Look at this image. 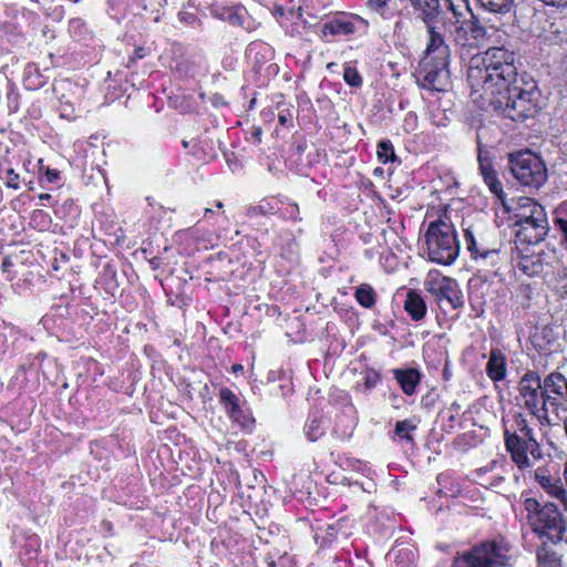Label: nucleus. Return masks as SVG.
Returning <instances> with one entry per match:
<instances>
[{
    "label": "nucleus",
    "instance_id": "1",
    "mask_svg": "<svg viewBox=\"0 0 567 567\" xmlns=\"http://www.w3.org/2000/svg\"><path fill=\"white\" fill-rule=\"evenodd\" d=\"M467 81L503 117L524 122L539 109V90L534 80L517 79L515 53L504 45L488 48L470 60Z\"/></svg>",
    "mask_w": 567,
    "mask_h": 567
},
{
    "label": "nucleus",
    "instance_id": "2",
    "mask_svg": "<svg viewBox=\"0 0 567 567\" xmlns=\"http://www.w3.org/2000/svg\"><path fill=\"white\" fill-rule=\"evenodd\" d=\"M515 213V236L517 243L537 245L549 231V223L545 208L529 197H522Z\"/></svg>",
    "mask_w": 567,
    "mask_h": 567
},
{
    "label": "nucleus",
    "instance_id": "3",
    "mask_svg": "<svg viewBox=\"0 0 567 567\" xmlns=\"http://www.w3.org/2000/svg\"><path fill=\"white\" fill-rule=\"evenodd\" d=\"M509 561V545L503 538L484 540L458 554L452 567H505Z\"/></svg>",
    "mask_w": 567,
    "mask_h": 567
},
{
    "label": "nucleus",
    "instance_id": "4",
    "mask_svg": "<svg viewBox=\"0 0 567 567\" xmlns=\"http://www.w3.org/2000/svg\"><path fill=\"white\" fill-rule=\"evenodd\" d=\"M427 255L431 261L441 265H451L460 252V245L454 227L444 221H432L425 234Z\"/></svg>",
    "mask_w": 567,
    "mask_h": 567
},
{
    "label": "nucleus",
    "instance_id": "5",
    "mask_svg": "<svg viewBox=\"0 0 567 567\" xmlns=\"http://www.w3.org/2000/svg\"><path fill=\"white\" fill-rule=\"evenodd\" d=\"M518 392L524 406L534 415L540 424H549L548 408L543 390V381L538 373L526 372L519 380Z\"/></svg>",
    "mask_w": 567,
    "mask_h": 567
},
{
    "label": "nucleus",
    "instance_id": "6",
    "mask_svg": "<svg viewBox=\"0 0 567 567\" xmlns=\"http://www.w3.org/2000/svg\"><path fill=\"white\" fill-rule=\"evenodd\" d=\"M509 168L514 177L524 186L540 187L547 179L545 163L532 152H523L509 157Z\"/></svg>",
    "mask_w": 567,
    "mask_h": 567
},
{
    "label": "nucleus",
    "instance_id": "7",
    "mask_svg": "<svg viewBox=\"0 0 567 567\" xmlns=\"http://www.w3.org/2000/svg\"><path fill=\"white\" fill-rule=\"evenodd\" d=\"M532 529L540 537H545L553 544L565 542L567 544V520L564 519L558 507L548 503L542 507L532 520Z\"/></svg>",
    "mask_w": 567,
    "mask_h": 567
},
{
    "label": "nucleus",
    "instance_id": "8",
    "mask_svg": "<svg viewBox=\"0 0 567 567\" xmlns=\"http://www.w3.org/2000/svg\"><path fill=\"white\" fill-rule=\"evenodd\" d=\"M504 437L506 450L519 470L530 467L533 465L532 460L537 461L542 458V450L536 439H523L515 434H509L507 425H505Z\"/></svg>",
    "mask_w": 567,
    "mask_h": 567
},
{
    "label": "nucleus",
    "instance_id": "9",
    "mask_svg": "<svg viewBox=\"0 0 567 567\" xmlns=\"http://www.w3.org/2000/svg\"><path fill=\"white\" fill-rule=\"evenodd\" d=\"M449 62L450 60L441 61L431 56L422 58L420 62L422 86L430 90L445 91L450 85L451 78Z\"/></svg>",
    "mask_w": 567,
    "mask_h": 567
},
{
    "label": "nucleus",
    "instance_id": "10",
    "mask_svg": "<svg viewBox=\"0 0 567 567\" xmlns=\"http://www.w3.org/2000/svg\"><path fill=\"white\" fill-rule=\"evenodd\" d=\"M506 16L493 14V17H483L482 19L477 18V25L474 29V33H476V43L485 44L488 42L498 43L502 40V34H506L503 31L506 22L504 19Z\"/></svg>",
    "mask_w": 567,
    "mask_h": 567
},
{
    "label": "nucleus",
    "instance_id": "11",
    "mask_svg": "<svg viewBox=\"0 0 567 567\" xmlns=\"http://www.w3.org/2000/svg\"><path fill=\"white\" fill-rule=\"evenodd\" d=\"M546 405L565 406L567 404V380L561 373L553 372L543 381Z\"/></svg>",
    "mask_w": 567,
    "mask_h": 567
},
{
    "label": "nucleus",
    "instance_id": "12",
    "mask_svg": "<svg viewBox=\"0 0 567 567\" xmlns=\"http://www.w3.org/2000/svg\"><path fill=\"white\" fill-rule=\"evenodd\" d=\"M426 290L439 301H447L454 309L463 305L462 296L457 290V284L451 278L443 277L437 280H431L426 284Z\"/></svg>",
    "mask_w": 567,
    "mask_h": 567
},
{
    "label": "nucleus",
    "instance_id": "13",
    "mask_svg": "<svg viewBox=\"0 0 567 567\" xmlns=\"http://www.w3.org/2000/svg\"><path fill=\"white\" fill-rule=\"evenodd\" d=\"M534 476L536 482L550 497L563 503L566 502L567 489L565 483L557 474H551L548 468L538 467Z\"/></svg>",
    "mask_w": 567,
    "mask_h": 567
},
{
    "label": "nucleus",
    "instance_id": "14",
    "mask_svg": "<svg viewBox=\"0 0 567 567\" xmlns=\"http://www.w3.org/2000/svg\"><path fill=\"white\" fill-rule=\"evenodd\" d=\"M440 29L437 24L426 27L429 41L423 58L450 60V48Z\"/></svg>",
    "mask_w": 567,
    "mask_h": 567
},
{
    "label": "nucleus",
    "instance_id": "15",
    "mask_svg": "<svg viewBox=\"0 0 567 567\" xmlns=\"http://www.w3.org/2000/svg\"><path fill=\"white\" fill-rule=\"evenodd\" d=\"M413 7L420 11L425 27L435 25L441 22V6L439 0H412Z\"/></svg>",
    "mask_w": 567,
    "mask_h": 567
},
{
    "label": "nucleus",
    "instance_id": "16",
    "mask_svg": "<svg viewBox=\"0 0 567 567\" xmlns=\"http://www.w3.org/2000/svg\"><path fill=\"white\" fill-rule=\"evenodd\" d=\"M212 13L214 14V17L227 21L233 25H243L245 21L246 10L240 4H214L212 7Z\"/></svg>",
    "mask_w": 567,
    "mask_h": 567
},
{
    "label": "nucleus",
    "instance_id": "17",
    "mask_svg": "<svg viewBox=\"0 0 567 567\" xmlns=\"http://www.w3.org/2000/svg\"><path fill=\"white\" fill-rule=\"evenodd\" d=\"M486 373L494 381H501L506 377V358L499 349H492L486 364Z\"/></svg>",
    "mask_w": 567,
    "mask_h": 567
},
{
    "label": "nucleus",
    "instance_id": "18",
    "mask_svg": "<svg viewBox=\"0 0 567 567\" xmlns=\"http://www.w3.org/2000/svg\"><path fill=\"white\" fill-rule=\"evenodd\" d=\"M395 380L401 385L402 391L406 395H412L416 391V386L420 383L421 375L416 369H395L393 371Z\"/></svg>",
    "mask_w": 567,
    "mask_h": 567
},
{
    "label": "nucleus",
    "instance_id": "19",
    "mask_svg": "<svg viewBox=\"0 0 567 567\" xmlns=\"http://www.w3.org/2000/svg\"><path fill=\"white\" fill-rule=\"evenodd\" d=\"M442 28L449 32L450 38L456 45L462 48L470 47V38L466 37L463 20L444 19Z\"/></svg>",
    "mask_w": 567,
    "mask_h": 567
},
{
    "label": "nucleus",
    "instance_id": "20",
    "mask_svg": "<svg viewBox=\"0 0 567 567\" xmlns=\"http://www.w3.org/2000/svg\"><path fill=\"white\" fill-rule=\"evenodd\" d=\"M404 309L415 321L423 319L426 313V305L423 298L413 290H409L406 293Z\"/></svg>",
    "mask_w": 567,
    "mask_h": 567
},
{
    "label": "nucleus",
    "instance_id": "21",
    "mask_svg": "<svg viewBox=\"0 0 567 567\" xmlns=\"http://www.w3.org/2000/svg\"><path fill=\"white\" fill-rule=\"evenodd\" d=\"M220 403L225 405V409L234 421L238 422L243 417V411L239 406L238 396L228 388H223L219 391Z\"/></svg>",
    "mask_w": 567,
    "mask_h": 567
},
{
    "label": "nucleus",
    "instance_id": "22",
    "mask_svg": "<svg viewBox=\"0 0 567 567\" xmlns=\"http://www.w3.org/2000/svg\"><path fill=\"white\" fill-rule=\"evenodd\" d=\"M481 7L488 13L508 16L514 0H477Z\"/></svg>",
    "mask_w": 567,
    "mask_h": 567
},
{
    "label": "nucleus",
    "instance_id": "23",
    "mask_svg": "<svg viewBox=\"0 0 567 567\" xmlns=\"http://www.w3.org/2000/svg\"><path fill=\"white\" fill-rule=\"evenodd\" d=\"M512 427H509V434H515L523 439H535L534 431L529 426L527 420L522 414L514 415Z\"/></svg>",
    "mask_w": 567,
    "mask_h": 567
},
{
    "label": "nucleus",
    "instance_id": "24",
    "mask_svg": "<svg viewBox=\"0 0 567 567\" xmlns=\"http://www.w3.org/2000/svg\"><path fill=\"white\" fill-rule=\"evenodd\" d=\"M357 301L364 308H372L375 303V292L370 285L362 284L355 290Z\"/></svg>",
    "mask_w": 567,
    "mask_h": 567
},
{
    "label": "nucleus",
    "instance_id": "25",
    "mask_svg": "<svg viewBox=\"0 0 567 567\" xmlns=\"http://www.w3.org/2000/svg\"><path fill=\"white\" fill-rule=\"evenodd\" d=\"M465 243L468 251H471L472 257L478 260V257L483 255L484 248H488L484 243L477 241L474 234L470 229H465L464 234Z\"/></svg>",
    "mask_w": 567,
    "mask_h": 567
},
{
    "label": "nucleus",
    "instance_id": "26",
    "mask_svg": "<svg viewBox=\"0 0 567 567\" xmlns=\"http://www.w3.org/2000/svg\"><path fill=\"white\" fill-rule=\"evenodd\" d=\"M417 424L413 420H402L395 423V434L408 442H413L412 432L415 431Z\"/></svg>",
    "mask_w": 567,
    "mask_h": 567
},
{
    "label": "nucleus",
    "instance_id": "27",
    "mask_svg": "<svg viewBox=\"0 0 567 567\" xmlns=\"http://www.w3.org/2000/svg\"><path fill=\"white\" fill-rule=\"evenodd\" d=\"M484 178V182L486 183V185L488 186L489 190L497 197L502 200L504 207L507 209V210H511L512 208L509 206H507L504 202V192H503V187H502V183L498 181L497 176H496V172L492 173V174H487L485 176H483Z\"/></svg>",
    "mask_w": 567,
    "mask_h": 567
},
{
    "label": "nucleus",
    "instance_id": "28",
    "mask_svg": "<svg viewBox=\"0 0 567 567\" xmlns=\"http://www.w3.org/2000/svg\"><path fill=\"white\" fill-rule=\"evenodd\" d=\"M378 157L381 162L388 163L389 161H395L396 156L392 144L389 141H381L378 144Z\"/></svg>",
    "mask_w": 567,
    "mask_h": 567
},
{
    "label": "nucleus",
    "instance_id": "29",
    "mask_svg": "<svg viewBox=\"0 0 567 567\" xmlns=\"http://www.w3.org/2000/svg\"><path fill=\"white\" fill-rule=\"evenodd\" d=\"M343 80L350 86L359 87L362 84V78L355 68L346 66L343 70Z\"/></svg>",
    "mask_w": 567,
    "mask_h": 567
},
{
    "label": "nucleus",
    "instance_id": "30",
    "mask_svg": "<svg viewBox=\"0 0 567 567\" xmlns=\"http://www.w3.org/2000/svg\"><path fill=\"white\" fill-rule=\"evenodd\" d=\"M322 420L313 417L310 423L307 425V436L310 441H317L323 433L321 430Z\"/></svg>",
    "mask_w": 567,
    "mask_h": 567
},
{
    "label": "nucleus",
    "instance_id": "31",
    "mask_svg": "<svg viewBox=\"0 0 567 567\" xmlns=\"http://www.w3.org/2000/svg\"><path fill=\"white\" fill-rule=\"evenodd\" d=\"M483 255L478 257V260H482L484 264L489 266H495L499 261V250L496 248H484Z\"/></svg>",
    "mask_w": 567,
    "mask_h": 567
},
{
    "label": "nucleus",
    "instance_id": "32",
    "mask_svg": "<svg viewBox=\"0 0 567 567\" xmlns=\"http://www.w3.org/2000/svg\"><path fill=\"white\" fill-rule=\"evenodd\" d=\"M463 23H464V28L466 30V37L470 38V47L468 48L478 45L476 43V33H474V29L476 28L475 25H477V17L472 16L471 19L463 20Z\"/></svg>",
    "mask_w": 567,
    "mask_h": 567
},
{
    "label": "nucleus",
    "instance_id": "33",
    "mask_svg": "<svg viewBox=\"0 0 567 567\" xmlns=\"http://www.w3.org/2000/svg\"><path fill=\"white\" fill-rule=\"evenodd\" d=\"M524 507H525L526 512L528 513L527 517H528L529 524L532 525V520L534 519V516H536L538 514V512L542 511L540 504L538 503L537 499L528 497L524 501Z\"/></svg>",
    "mask_w": 567,
    "mask_h": 567
},
{
    "label": "nucleus",
    "instance_id": "34",
    "mask_svg": "<svg viewBox=\"0 0 567 567\" xmlns=\"http://www.w3.org/2000/svg\"><path fill=\"white\" fill-rule=\"evenodd\" d=\"M330 29L332 34H349L353 32V25L350 22H337L334 24H326L324 29Z\"/></svg>",
    "mask_w": 567,
    "mask_h": 567
},
{
    "label": "nucleus",
    "instance_id": "35",
    "mask_svg": "<svg viewBox=\"0 0 567 567\" xmlns=\"http://www.w3.org/2000/svg\"><path fill=\"white\" fill-rule=\"evenodd\" d=\"M478 163H480V171H481L482 176H485L487 174H492L495 172L491 159L488 158V156L484 155L481 150L478 151Z\"/></svg>",
    "mask_w": 567,
    "mask_h": 567
},
{
    "label": "nucleus",
    "instance_id": "36",
    "mask_svg": "<svg viewBox=\"0 0 567 567\" xmlns=\"http://www.w3.org/2000/svg\"><path fill=\"white\" fill-rule=\"evenodd\" d=\"M390 0H368V7L380 13L381 16H384L388 9V3Z\"/></svg>",
    "mask_w": 567,
    "mask_h": 567
},
{
    "label": "nucleus",
    "instance_id": "37",
    "mask_svg": "<svg viewBox=\"0 0 567 567\" xmlns=\"http://www.w3.org/2000/svg\"><path fill=\"white\" fill-rule=\"evenodd\" d=\"M380 380V375L375 371H368L364 375V384L368 389H372Z\"/></svg>",
    "mask_w": 567,
    "mask_h": 567
},
{
    "label": "nucleus",
    "instance_id": "38",
    "mask_svg": "<svg viewBox=\"0 0 567 567\" xmlns=\"http://www.w3.org/2000/svg\"><path fill=\"white\" fill-rule=\"evenodd\" d=\"M18 179H19V175L12 168L7 171L6 184L8 187L18 189L19 188Z\"/></svg>",
    "mask_w": 567,
    "mask_h": 567
},
{
    "label": "nucleus",
    "instance_id": "39",
    "mask_svg": "<svg viewBox=\"0 0 567 567\" xmlns=\"http://www.w3.org/2000/svg\"><path fill=\"white\" fill-rule=\"evenodd\" d=\"M450 1V11L452 13V17H446V16H443L441 17V24L443 25V20L444 19H453V20H461L463 13L462 11L458 10V6L454 4L451 0Z\"/></svg>",
    "mask_w": 567,
    "mask_h": 567
},
{
    "label": "nucleus",
    "instance_id": "40",
    "mask_svg": "<svg viewBox=\"0 0 567 567\" xmlns=\"http://www.w3.org/2000/svg\"><path fill=\"white\" fill-rule=\"evenodd\" d=\"M45 177H47L48 182L53 183V182H55L56 179H59V177H60V173H59V171H56V169H52V168H49V167H48V168L45 169Z\"/></svg>",
    "mask_w": 567,
    "mask_h": 567
},
{
    "label": "nucleus",
    "instance_id": "41",
    "mask_svg": "<svg viewBox=\"0 0 567 567\" xmlns=\"http://www.w3.org/2000/svg\"><path fill=\"white\" fill-rule=\"evenodd\" d=\"M287 214H288L289 218H291L292 220H300L299 207L297 205H291L290 207H288Z\"/></svg>",
    "mask_w": 567,
    "mask_h": 567
},
{
    "label": "nucleus",
    "instance_id": "42",
    "mask_svg": "<svg viewBox=\"0 0 567 567\" xmlns=\"http://www.w3.org/2000/svg\"><path fill=\"white\" fill-rule=\"evenodd\" d=\"M135 56L137 59L144 58V50H143V48H138V49L135 50Z\"/></svg>",
    "mask_w": 567,
    "mask_h": 567
},
{
    "label": "nucleus",
    "instance_id": "43",
    "mask_svg": "<svg viewBox=\"0 0 567 567\" xmlns=\"http://www.w3.org/2000/svg\"><path fill=\"white\" fill-rule=\"evenodd\" d=\"M231 369H233L234 372L237 373V372L243 371L244 367L241 364H234Z\"/></svg>",
    "mask_w": 567,
    "mask_h": 567
},
{
    "label": "nucleus",
    "instance_id": "44",
    "mask_svg": "<svg viewBox=\"0 0 567 567\" xmlns=\"http://www.w3.org/2000/svg\"><path fill=\"white\" fill-rule=\"evenodd\" d=\"M527 262H528V260H527V259H524V260L520 262V265H522V267H523V269H524V270H527V268H528Z\"/></svg>",
    "mask_w": 567,
    "mask_h": 567
},
{
    "label": "nucleus",
    "instance_id": "45",
    "mask_svg": "<svg viewBox=\"0 0 567 567\" xmlns=\"http://www.w3.org/2000/svg\"><path fill=\"white\" fill-rule=\"evenodd\" d=\"M50 198H51L50 194H41L40 195V199H50Z\"/></svg>",
    "mask_w": 567,
    "mask_h": 567
},
{
    "label": "nucleus",
    "instance_id": "46",
    "mask_svg": "<svg viewBox=\"0 0 567 567\" xmlns=\"http://www.w3.org/2000/svg\"><path fill=\"white\" fill-rule=\"evenodd\" d=\"M343 523H344V519H340V520H338V523H337V527H338L339 529H341V528H342Z\"/></svg>",
    "mask_w": 567,
    "mask_h": 567
},
{
    "label": "nucleus",
    "instance_id": "47",
    "mask_svg": "<svg viewBox=\"0 0 567 567\" xmlns=\"http://www.w3.org/2000/svg\"><path fill=\"white\" fill-rule=\"evenodd\" d=\"M279 121H280V123L284 124L286 122V117L285 116H279Z\"/></svg>",
    "mask_w": 567,
    "mask_h": 567
},
{
    "label": "nucleus",
    "instance_id": "48",
    "mask_svg": "<svg viewBox=\"0 0 567 567\" xmlns=\"http://www.w3.org/2000/svg\"><path fill=\"white\" fill-rule=\"evenodd\" d=\"M216 207H217V208H221V207H223V204H221L220 202H217V203H216Z\"/></svg>",
    "mask_w": 567,
    "mask_h": 567
},
{
    "label": "nucleus",
    "instance_id": "49",
    "mask_svg": "<svg viewBox=\"0 0 567 567\" xmlns=\"http://www.w3.org/2000/svg\"><path fill=\"white\" fill-rule=\"evenodd\" d=\"M212 209L210 208H205V215H207L208 213H210Z\"/></svg>",
    "mask_w": 567,
    "mask_h": 567
},
{
    "label": "nucleus",
    "instance_id": "50",
    "mask_svg": "<svg viewBox=\"0 0 567 567\" xmlns=\"http://www.w3.org/2000/svg\"><path fill=\"white\" fill-rule=\"evenodd\" d=\"M564 425H565V431H566V434H567V419L565 420Z\"/></svg>",
    "mask_w": 567,
    "mask_h": 567
}]
</instances>
